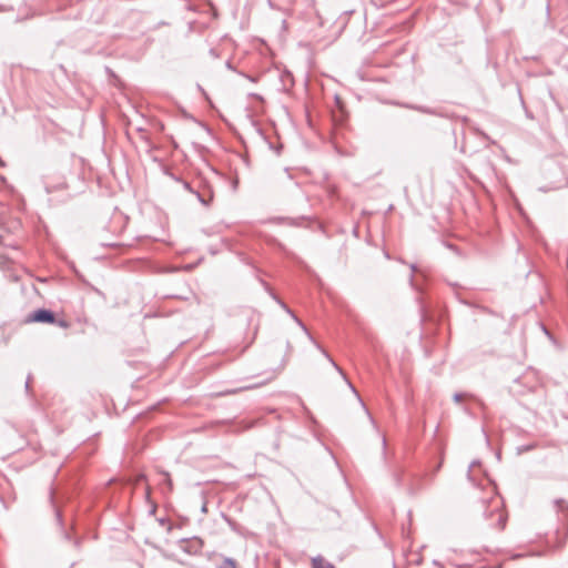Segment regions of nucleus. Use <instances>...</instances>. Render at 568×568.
<instances>
[{
  "label": "nucleus",
  "instance_id": "1",
  "mask_svg": "<svg viewBox=\"0 0 568 568\" xmlns=\"http://www.w3.org/2000/svg\"><path fill=\"white\" fill-rule=\"evenodd\" d=\"M272 297L282 306L283 310H285L293 318L294 321L303 328V331L310 336V339L316 345V347L324 354V356L329 361V363L333 365V367L343 376L344 381L347 383V385L349 386V388L352 389L353 393H356V388L353 386V384L347 379L346 375L344 374L343 369L334 362V359L327 354V352L325 349H323L321 347V345H318L316 342H314V339L312 338V336L310 335V333L307 332V328L305 327V325L294 315V313L286 306L285 303H283L281 300H278L273 293H271Z\"/></svg>",
  "mask_w": 568,
  "mask_h": 568
},
{
  "label": "nucleus",
  "instance_id": "2",
  "mask_svg": "<svg viewBox=\"0 0 568 568\" xmlns=\"http://www.w3.org/2000/svg\"><path fill=\"white\" fill-rule=\"evenodd\" d=\"M28 322L54 324L57 321L55 314L52 311L39 308L29 314Z\"/></svg>",
  "mask_w": 568,
  "mask_h": 568
},
{
  "label": "nucleus",
  "instance_id": "3",
  "mask_svg": "<svg viewBox=\"0 0 568 568\" xmlns=\"http://www.w3.org/2000/svg\"><path fill=\"white\" fill-rule=\"evenodd\" d=\"M55 519H57L58 525L60 526L61 535H62L63 539L69 540V541L72 540L73 541V546L75 548H79L80 545H81V539L80 538H74L73 539L72 536H71V532L68 531L64 528L63 520H62V514H61L59 508H55Z\"/></svg>",
  "mask_w": 568,
  "mask_h": 568
},
{
  "label": "nucleus",
  "instance_id": "4",
  "mask_svg": "<svg viewBox=\"0 0 568 568\" xmlns=\"http://www.w3.org/2000/svg\"><path fill=\"white\" fill-rule=\"evenodd\" d=\"M182 183H183V187H184L185 190H187L189 192H191V193L195 194V195H196V197H197V200H199L203 205L209 206L210 202L212 201V195H210V197H209V199H205V197H204L200 192L194 191V190L192 189V186H191V184H190L189 182L183 181Z\"/></svg>",
  "mask_w": 568,
  "mask_h": 568
},
{
  "label": "nucleus",
  "instance_id": "5",
  "mask_svg": "<svg viewBox=\"0 0 568 568\" xmlns=\"http://www.w3.org/2000/svg\"><path fill=\"white\" fill-rule=\"evenodd\" d=\"M312 568H335V566L323 556H316L312 559Z\"/></svg>",
  "mask_w": 568,
  "mask_h": 568
},
{
  "label": "nucleus",
  "instance_id": "6",
  "mask_svg": "<svg viewBox=\"0 0 568 568\" xmlns=\"http://www.w3.org/2000/svg\"><path fill=\"white\" fill-rule=\"evenodd\" d=\"M497 516V527L498 529L503 530L506 526V521H507V515L504 514L501 510H499L498 508L496 509V511H494Z\"/></svg>",
  "mask_w": 568,
  "mask_h": 568
},
{
  "label": "nucleus",
  "instance_id": "7",
  "mask_svg": "<svg viewBox=\"0 0 568 568\" xmlns=\"http://www.w3.org/2000/svg\"><path fill=\"white\" fill-rule=\"evenodd\" d=\"M217 568H237L234 559L225 557Z\"/></svg>",
  "mask_w": 568,
  "mask_h": 568
},
{
  "label": "nucleus",
  "instance_id": "8",
  "mask_svg": "<svg viewBox=\"0 0 568 568\" xmlns=\"http://www.w3.org/2000/svg\"><path fill=\"white\" fill-rule=\"evenodd\" d=\"M555 507H556L557 511H562V513L568 511L567 503L564 499H556Z\"/></svg>",
  "mask_w": 568,
  "mask_h": 568
},
{
  "label": "nucleus",
  "instance_id": "9",
  "mask_svg": "<svg viewBox=\"0 0 568 568\" xmlns=\"http://www.w3.org/2000/svg\"><path fill=\"white\" fill-rule=\"evenodd\" d=\"M477 466H480V463H479V462H477V460L473 462V463L470 464V466H469V470H468V478H469V480H471V481L474 480V479H473V477H471V471H473V470H474V468H475V467H477Z\"/></svg>",
  "mask_w": 568,
  "mask_h": 568
},
{
  "label": "nucleus",
  "instance_id": "10",
  "mask_svg": "<svg viewBox=\"0 0 568 568\" xmlns=\"http://www.w3.org/2000/svg\"><path fill=\"white\" fill-rule=\"evenodd\" d=\"M463 397H464V394L456 393V394L454 395V400H455L456 403H460V402H462V399H463Z\"/></svg>",
  "mask_w": 568,
  "mask_h": 568
},
{
  "label": "nucleus",
  "instance_id": "11",
  "mask_svg": "<svg viewBox=\"0 0 568 568\" xmlns=\"http://www.w3.org/2000/svg\"><path fill=\"white\" fill-rule=\"evenodd\" d=\"M30 381H31V377L29 376L27 382H26V388L29 389L30 387Z\"/></svg>",
  "mask_w": 568,
  "mask_h": 568
},
{
  "label": "nucleus",
  "instance_id": "12",
  "mask_svg": "<svg viewBox=\"0 0 568 568\" xmlns=\"http://www.w3.org/2000/svg\"><path fill=\"white\" fill-rule=\"evenodd\" d=\"M58 324H59L60 326L67 327V323H65L64 321H59V322H58Z\"/></svg>",
  "mask_w": 568,
  "mask_h": 568
},
{
  "label": "nucleus",
  "instance_id": "13",
  "mask_svg": "<svg viewBox=\"0 0 568 568\" xmlns=\"http://www.w3.org/2000/svg\"><path fill=\"white\" fill-rule=\"evenodd\" d=\"M410 268H412V271H413V272H416V271H417V266H416L415 264H412V265H410Z\"/></svg>",
  "mask_w": 568,
  "mask_h": 568
},
{
  "label": "nucleus",
  "instance_id": "14",
  "mask_svg": "<svg viewBox=\"0 0 568 568\" xmlns=\"http://www.w3.org/2000/svg\"><path fill=\"white\" fill-rule=\"evenodd\" d=\"M206 511H207L206 504H204V505L202 506V513H206Z\"/></svg>",
  "mask_w": 568,
  "mask_h": 568
},
{
  "label": "nucleus",
  "instance_id": "15",
  "mask_svg": "<svg viewBox=\"0 0 568 568\" xmlns=\"http://www.w3.org/2000/svg\"><path fill=\"white\" fill-rule=\"evenodd\" d=\"M166 483H168V485H169L170 487L172 486V481H171V479H170L169 477L166 478Z\"/></svg>",
  "mask_w": 568,
  "mask_h": 568
},
{
  "label": "nucleus",
  "instance_id": "16",
  "mask_svg": "<svg viewBox=\"0 0 568 568\" xmlns=\"http://www.w3.org/2000/svg\"><path fill=\"white\" fill-rule=\"evenodd\" d=\"M357 397H358V400H362V397H359L358 393H354Z\"/></svg>",
  "mask_w": 568,
  "mask_h": 568
},
{
  "label": "nucleus",
  "instance_id": "17",
  "mask_svg": "<svg viewBox=\"0 0 568 568\" xmlns=\"http://www.w3.org/2000/svg\"><path fill=\"white\" fill-rule=\"evenodd\" d=\"M419 111H423V112H427L425 109L423 108H418Z\"/></svg>",
  "mask_w": 568,
  "mask_h": 568
},
{
  "label": "nucleus",
  "instance_id": "18",
  "mask_svg": "<svg viewBox=\"0 0 568 568\" xmlns=\"http://www.w3.org/2000/svg\"><path fill=\"white\" fill-rule=\"evenodd\" d=\"M2 240H3V237H2V235H0V244H2Z\"/></svg>",
  "mask_w": 568,
  "mask_h": 568
}]
</instances>
